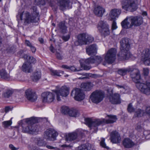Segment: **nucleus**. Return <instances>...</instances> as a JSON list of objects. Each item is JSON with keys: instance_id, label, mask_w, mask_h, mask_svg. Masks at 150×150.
<instances>
[{"instance_id": "1", "label": "nucleus", "mask_w": 150, "mask_h": 150, "mask_svg": "<svg viewBox=\"0 0 150 150\" xmlns=\"http://www.w3.org/2000/svg\"><path fill=\"white\" fill-rule=\"evenodd\" d=\"M31 9L33 12L31 14L27 11L18 13L16 16L18 24H21L23 22L25 25H27L31 23H36L39 21V13L37 10L36 6H33Z\"/></svg>"}, {"instance_id": "2", "label": "nucleus", "mask_w": 150, "mask_h": 150, "mask_svg": "<svg viewBox=\"0 0 150 150\" xmlns=\"http://www.w3.org/2000/svg\"><path fill=\"white\" fill-rule=\"evenodd\" d=\"M120 51L118 56L119 59L121 60H126L130 56V53L129 51L130 45L128 39L123 38L120 42Z\"/></svg>"}, {"instance_id": "3", "label": "nucleus", "mask_w": 150, "mask_h": 150, "mask_svg": "<svg viewBox=\"0 0 150 150\" xmlns=\"http://www.w3.org/2000/svg\"><path fill=\"white\" fill-rule=\"evenodd\" d=\"M85 124L91 129H94V132H96L98 129V127L103 124H104L105 120L104 118L100 119H92L90 118H85Z\"/></svg>"}, {"instance_id": "4", "label": "nucleus", "mask_w": 150, "mask_h": 150, "mask_svg": "<svg viewBox=\"0 0 150 150\" xmlns=\"http://www.w3.org/2000/svg\"><path fill=\"white\" fill-rule=\"evenodd\" d=\"M77 38L79 45H81L88 44L94 40V38L93 36L86 33L79 34Z\"/></svg>"}, {"instance_id": "5", "label": "nucleus", "mask_w": 150, "mask_h": 150, "mask_svg": "<svg viewBox=\"0 0 150 150\" xmlns=\"http://www.w3.org/2000/svg\"><path fill=\"white\" fill-rule=\"evenodd\" d=\"M117 50L115 48L110 49L106 53L105 57V61L103 62V64L105 65L106 63L111 64L113 63L116 59Z\"/></svg>"}, {"instance_id": "6", "label": "nucleus", "mask_w": 150, "mask_h": 150, "mask_svg": "<svg viewBox=\"0 0 150 150\" xmlns=\"http://www.w3.org/2000/svg\"><path fill=\"white\" fill-rule=\"evenodd\" d=\"M121 4L122 8L127 11L133 12L137 8L135 0H122Z\"/></svg>"}, {"instance_id": "7", "label": "nucleus", "mask_w": 150, "mask_h": 150, "mask_svg": "<svg viewBox=\"0 0 150 150\" xmlns=\"http://www.w3.org/2000/svg\"><path fill=\"white\" fill-rule=\"evenodd\" d=\"M148 81L146 80L145 83H138L136 84L137 87L143 93L146 95L150 94V78Z\"/></svg>"}, {"instance_id": "8", "label": "nucleus", "mask_w": 150, "mask_h": 150, "mask_svg": "<svg viewBox=\"0 0 150 150\" xmlns=\"http://www.w3.org/2000/svg\"><path fill=\"white\" fill-rule=\"evenodd\" d=\"M104 97L103 92L97 90L92 93L90 96V99L92 102L97 104L101 101Z\"/></svg>"}, {"instance_id": "9", "label": "nucleus", "mask_w": 150, "mask_h": 150, "mask_svg": "<svg viewBox=\"0 0 150 150\" xmlns=\"http://www.w3.org/2000/svg\"><path fill=\"white\" fill-rule=\"evenodd\" d=\"M71 95L74 97L75 100L78 101L83 100L85 97V94L83 90L79 88H75L72 90Z\"/></svg>"}, {"instance_id": "10", "label": "nucleus", "mask_w": 150, "mask_h": 150, "mask_svg": "<svg viewBox=\"0 0 150 150\" xmlns=\"http://www.w3.org/2000/svg\"><path fill=\"white\" fill-rule=\"evenodd\" d=\"M57 95V99L58 101L61 100L60 96L66 97L69 93V88L66 86H63L59 89L55 90Z\"/></svg>"}, {"instance_id": "11", "label": "nucleus", "mask_w": 150, "mask_h": 150, "mask_svg": "<svg viewBox=\"0 0 150 150\" xmlns=\"http://www.w3.org/2000/svg\"><path fill=\"white\" fill-rule=\"evenodd\" d=\"M58 133L52 129H47L44 134V138L47 140L53 141L55 140Z\"/></svg>"}, {"instance_id": "12", "label": "nucleus", "mask_w": 150, "mask_h": 150, "mask_svg": "<svg viewBox=\"0 0 150 150\" xmlns=\"http://www.w3.org/2000/svg\"><path fill=\"white\" fill-rule=\"evenodd\" d=\"M42 101L44 103H50L55 99L54 94L50 92H44L42 94Z\"/></svg>"}, {"instance_id": "13", "label": "nucleus", "mask_w": 150, "mask_h": 150, "mask_svg": "<svg viewBox=\"0 0 150 150\" xmlns=\"http://www.w3.org/2000/svg\"><path fill=\"white\" fill-rule=\"evenodd\" d=\"M25 122L26 124L22 126V131L23 132L28 133L30 131L28 127V124H33L37 122V121L36 118L32 117L26 119Z\"/></svg>"}, {"instance_id": "14", "label": "nucleus", "mask_w": 150, "mask_h": 150, "mask_svg": "<svg viewBox=\"0 0 150 150\" xmlns=\"http://www.w3.org/2000/svg\"><path fill=\"white\" fill-rule=\"evenodd\" d=\"M26 97L30 101L33 102L37 99V96L35 91L31 88H29L25 91Z\"/></svg>"}, {"instance_id": "15", "label": "nucleus", "mask_w": 150, "mask_h": 150, "mask_svg": "<svg viewBox=\"0 0 150 150\" xmlns=\"http://www.w3.org/2000/svg\"><path fill=\"white\" fill-rule=\"evenodd\" d=\"M132 70L131 72L130 76L133 81L136 83L139 82V80L140 78V75L139 71L137 69L131 67Z\"/></svg>"}, {"instance_id": "16", "label": "nucleus", "mask_w": 150, "mask_h": 150, "mask_svg": "<svg viewBox=\"0 0 150 150\" xmlns=\"http://www.w3.org/2000/svg\"><path fill=\"white\" fill-rule=\"evenodd\" d=\"M150 52L148 49L144 50L142 54V60L146 65H150Z\"/></svg>"}, {"instance_id": "17", "label": "nucleus", "mask_w": 150, "mask_h": 150, "mask_svg": "<svg viewBox=\"0 0 150 150\" xmlns=\"http://www.w3.org/2000/svg\"><path fill=\"white\" fill-rule=\"evenodd\" d=\"M110 140L113 143H118L121 141V137L120 134L116 131L112 132L110 134Z\"/></svg>"}, {"instance_id": "18", "label": "nucleus", "mask_w": 150, "mask_h": 150, "mask_svg": "<svg viewBox=\"0 0 150 150\" xmlns=\"http://www.w3.org/2000/svg\"><path fill=\"white\" fill-rule=\"evenodd\" d=\"M109 99L110 102L113 104H117L121 103L120 95L117 93L110 95Z\"/></svg>"}, {"instance_id": "19", "label": "nucleus", "mask_w": 150, "mask_h": 150, "mask_svg": "<svg viewBox=\"0 0 150 150\" xmlns=\"http://www.w3.org/2000/svg\"><path fill=\"white\" fill-rule=\"evenodd\" d=\"M129 20L132 21L133 26H138L140 25L142 23V18L140 16H131L129 17Z\"/></svg>"}, {"instance_id": "20", "label": "nucleus", "mask_w": 150, "mask_h": 150, "mask_svg": "<svg viewBox=\"0 0 150 150\" xmlns=\"http://www.w3.org/2000/svg\"><path fill=\"white\" fill-rule=\"evenodd\" d=\"M103 59L100 56L91 57L90 58L86 59L85 62L87 63H100L102 61Z\"/></svg>"}, {"instance_id": "21", "label": "nucleus", "mask_w": 150, "mask_h": 150, "mask_svg": "<svg viewBox=\"0 0 150 150\" xmlns=\"http://www.w3.org/2000/svg\"><path fill=\"white\" fill-rule=\"evenodd\" d=\"M60 10L65 9L70 3V0H56Z\"/></svg>"}, {"instance_id": "22", "label": "nucleus", "mask_w": 150, "mask_h": 150, "mask_svg": "<svg viewBox=\"0 0 150 150\" xmlns=\"http://www.w3.org/2000/svg\"><path fill=\"white\" fill-rule=\"evenodd\" d=\"M78 134L75 132H73L69 134L68 135L66 136L65 139L67 141H69L71 142L76 139H79L81 138L82 135L78 136Z\"/></svg>"}, {"instance_id": "23", "label": "nucleus", "mask_w": 150, "mask_h": 150, "mask_svg": "<svg viewBox=\"0 0 150 150\" xmlns=\"http://www.w3.org/2000/svg\"><path fill=\"white\" fill-rule=\"evenodd\" d=\"M3 64L0 63V76L2 79L8 80L10 78L9 74L6 72L5 69L2 68Z\"/></svg>"}, {"instance_id": "24", "label": "nucleus", "mask_w": 150, "mask_h": 150, "mask_svg": "<svg viewBox=\"0 0 150 150\" xmlns=\"http://www.w3.org/2000/svg\"><path fill=\"white\" fill-rule=\"evenodd\" d=\"M105 12V9L100 6L95 7L94 10L95 14L99 17H102Z\"/></svg>"}, {"instance_id": "25", "label": "nucleus", "mask_w": 150, "mask_h": 150, "mask_svg": "<svg viewBox=\"0 0 150 150\" xmlns=\"http://www.w3.org/2000/svg\"><path fill=\"white\" fill-rule=\"evenodd\" d=\"M121 11L119 9L115 8L111 10L109 13V16L111 19H114L118 18L120 14Z\"/></svg>"}, {"instance_id": "26", "label": "nucleus", "mask_w": 150, "mask_h": 150, "mask_svg": "<svg viewBox=\"0 0 150 150\" xmlns=\"http://www.w3.org/2000/svg\"><path fill=\"white\" fill-rule=\"evenodd\" d=\"M96 46L93 44L86 48L87 53L89 55H94L96 53Z\"/></svg>"}, {"instance_id": "27", "label": "nucleus", "mask_w": 150, "mask_h": 150, "mask_svg": "<svg viewBox=\"0 0 150 150\" xmlns=\"http://www.w3.org/2000/svg\"><path fill=\"white\" fill-rule=\"evenodd\" d=\"M129 17L127 18L124 20L121 23V25L122 27L126 29L131 28L133 26L132 21L129 20Z\"/></svg>"}, {"instance_id": "28", "label": "nucleus", "mask_w": 150, "mask_h": 150, "mask_svg": "<svg viewBox=\"0 0 150 150\" xmlns=\"http://www.w3.org/2000/svg\"><path fill=\"white\" fill-rule=\"evenodd\" d=\"M116 116L112 115H108L104 119V123H113L116 122L117 120Z\"/></svg>"}, {"instance_id": "29", "label": "nucleus", "mask_w": 150, "mask_h": 150, "mask_svg": "<svg viewBox=\"0 0 150 150\" xmlns=\"http://www.w3.org/2000/svg\"><path fill=\"white\" fill-rule=\"evenodd\" d=\"M123 144L125 147L129 148L133 146L135 144L130 139L126 138L123 142Z\"/></svg>"}, {"instance_id": "30", "label": "nucleus", "mask_w": 150, "mask_h": 150, "mask_svg": "<svg viewBox=\"0 0 150 150\" xmlns=\"http://www.w3.org/2000/svg\"><path fill=\"white\" fill-rule=\"evenodd\" d=\"M93 86V84L90 82L82 83L81 85V88L86 91H90Z\"/></svg>"}, {"instance_id": "31", "label": "nucleus", "mask_w": 150, "mask_h": 150, "mask_svg": "<svg viewBox=\"0 0 150 150\" xmlns=\"http://www.w3.org/2000/svg\"><path fill=\"white\" fill-rule=\"evenodd\" d=\"M56 48L55 56L58 59H62L63 58L64 54L62 51L60 50L59 45L56 46Z\"/></svg>"}, {"instance_id": "32", "label": "nucleus", "mask_w": 150, "mask_h": 150, "mask_svg": "<svg viewBox=\"0 0 150 150\" xmlns=\"http://www.w3.org/2000/svg\"><path fill=\"white\" fill-rule=\"evenodd\" d=\"M23 71L25 72L29 73L32 71L31 64L28 62H25L22 66Z\"/></svg>"}, {"instance_id": "33", "label": "nucleus", "mask_w": 150, "mask_h": 150, "mask_svg": "<svg viewBox=\"0 0 150 150\" xmlns=\"http://www.w3.org/2000/svg\"><path fill=\"white\" fill-rule=\"evenodd\" d=\"M78 149V150H93V146L90 144L86 143L79 146Z\"/></svg>"}, {"instance_id": "34", "label": "nucleus", "mask_w": 150, "mask_h": 150, "mask_svg": "<svg viewBox=\"0 0 150 150\" xmlns=\"http://www.w3.org/2000/svg\"><path fill=\"white\" fill-rule=\"evenodd\" d=\"M41 73L40 70H36L32 74V79L33 81H36L41 78Z\"/></svg>"}, {"instance_id": "35", "label": "nucleus", "mask_w": 150, "mask_h": 150, "mask_svg": "<svg viewBox=\"0 0 150 150\" xmlns=\"http://www.w3.org/2000/svg\"><path fill=\"white\" fill-rule=\"evenodd\" d=\"M58 27L60 32L65 34L67 33V28L65 24L63 22H60L58 24Z\"/></svg>"}, {"instance_id": "36", "label": "nucleus", "mask_w": 150, "mask_h": 150, "mask_svg": "<svg viewBox=\"0 0 150 150\" xmlns=\"http://www.w3.org/2000/svg\"><path fill=\"white\" fill-rule=\"evenodd\" d=\"M131 70V67H129L127 68H122L119 69L118 71V72L119 74L123 76L126 74L127 73L130 72Z\"/></svg>"}, {"instance_id": "37", "label": "nucleus", "mask_w": 150, "mask_h": 150, "mask_svg": "<svg viewBox=\"0 0 150 150\" xmlns=\"http://www.w3.org/2000/svg\"><path fill=\"white\" fill-rule=\"evenodd\" d=\"M86 59H82L80 60V63L81 67L83 68L84 70H88L90 69L91 67L89 66H87L86 64H89L90 63H87L85 62V60Z\"/></svg>"}, {"instance_id": "38", "label": "nucleus", "mask_w": 150, "mask_h": 150, "mask_svg": "<svg viewBox=\"0 0 150 150\" xmlns=\"http://www.w3.org/2000/svg\"><path fill=\"white\" fill-rule=\"evenodd\" d=\"M33 124H28V127H29V132L28 133L33 134L36 132L38 131L37 126L33 125Z\"/></svg>"}, {"instance_id": "39", "label": "nucleus", "mask_w": 150, "mask_h": 150, "mask_svg": "<svg viewBox=\"0 0 150 150\" xmlns=\"http://www.w3.org/2000/svg\"><path fill=\"white\" fill-rule=\"evenodd\" d=\"M34 141L39 146H45L46 144V143L40 138H35Z\"/></svg>"}, {"instance_id": "40", "label": "nucleus", "mask_w": 150, "mask_h": 150, "mask_svg": "<svg viewBox=\"0 0 150 150\" xmlns=\"http://www.w3.org/2000/svg\"><path fill=\"white\" fill-rule=\"evenodd\" d=\"M108 27H109L108 25L105 22L100 21L98 24V28L99 30Z\"/></svg>"}, {"instance_id": "41", "label": "nucleus", "mask_w": 150, "mask_h": 150, "mask_svg": "<svg viewBox=\"0 0 150 150\" xmlns=\"http://www.w3.org/2000/svg\"><path fill=\"white\" fill-rule=\"evenodd\" d=\"M145 114V110L138 109L135 112L134 116L135 117H141Z\"/></svg>"}, {"instance_id": "42", "label": "nucleus", "mask_w": 150, "mask_h": 150, "mask_svg": "<svg viewBox=\"0 0 150 150\" xmlns=\"http://www.w3.org/2000/svg\"><path fill=\"white\" fill-rule=\"evenodd\" d=\"M100 32L101 33L102 35L105 37L106 36L108 35L110 33V31L109 27L99 30Z\"/></svg>"}, {"instance_id": "43", "label": "nucleus", "mask_w": 150, "mask_h": 150, "mask_svg": "<svg viewBox=\"0 0 150 150\" xmlns=\"http://www.w3.org/2000/svg\"><path fill=\"white\" fill-rule=\"evenodd\" d=\"M51 74L52 75L54 76H60L59 74L60 73H62V74H64V72L61 70L57 71L56 70H50Z\"/></svg>"}, {"instance_id": "44", "label": "nucleus", "mask_w": 150, "mask_h": 150, "mask_svg": "<svg viewBox=\"0 0 150 150\" xmlns=\"http://www.w3.org/2000/svg\"><path fill=\"white\" fill-rule=\"evenodd\" d=\"M24 58H26L27 60V62H29L31 64L32 63H35L36 62V60L35 58H34L32 56H28L27 55H24Z\"/></svg>"}, {"instance_id": "45", "label": "nucleus", "mask_w": 150, "mask_h": 150, "mask_svg": "<svg viewBox=\"0 0 150 150\" xmlns=\"http://www.w3.org/2000/svg\"><path fill=\"white\" fill-rule=\"evenodd\" d=\"M68 114L71 116L75 117L78 115L79 113L76 110L72 109L71 110H69Z\"/></svg>"}, {"instance_id": "46", "label": "nucleus", "mask_w": 150, "mask_h": 150, "mask_svg": "<svg viewBox=\"0 0 150 150\" xmlns=\"http://www.w3.org/2000/svg\"><path fill=\"white\" fill-rule=\"evenodd\" d=\"M13 91L11 90H8L6 91L3 94V96L4 97L8 98L13 94Z\"/></svg>"}, {"instance_id": "47", "label": "nucleus", "mask_w": 150, "mask_h": 150, "mask_svg": "<svg viewBox=\"0 0 150 150\" xmlns=\"http://www.w3.org/2000/svg\"><path fill=\"white\" fill-rule=\"evenodd\" d=\"M69 108L66 106H62L61 107V112L64 114H66L69 113Z\"/></svg>"}, {"instance_id": "48", "label": "nucleus", "mask_w": 150, "mask_h": 150, "mask_svg": "<svg viewBox=\"0 0 150 150\" xmlns=\"http://www.w3.org/2000/svg\"><path fill=\"white\" fill-rule=\"evenodd\" d=\"M16 48L12 45H10L6 49V50L8 52L14 53L15 52Z\"/></svg>"}, {"instance_id": "49", "label": "nucleus", "mask_w": 150, "mask_h": 150, "mask_svg": "<svg viewBox=\"0 0 150 150\" xmlns=\"http://www.w3.org/2000/svg\"><path fill=\"white\" fill-rule=\"evenodd\" d=\"M12 122L11 120L4 121L2 122V125L4 127L6 128L10 126L12 124Z\"/></svg>"}, {"instance_id": "50", "label": "nucleus", "mask_w": 150, "mask_h": 150, "mask_svg": "<svg viewBox=\"0 0 150 150\" xmlns=\"http://www.w3.org/2000/svg\"><path fill=\"white\" fill-rule=\"evenodd\" d=\"M14 79L16 80L20 81H24L22 75L20 74L16 75L14 76Z\"/></svg>"}, {"instance_id": "51", "label": "nucleus", "mask_w": 150, "mask_h": 150, "mask_svg": "<svg viewBox=\"0 0 150 150\" xmlns=\"http://www.w3.org/2000/svg\"><path fill=\"white\" fill-rule=\"evenodd\" d=\"M69 70L72 71L76 72L81 71L82 69L79 67L76 68L74 66H70Z\"/></svg>"}, {"instance_id": "52", "label": "nucleus", "mask_w": 150, "mask_h": 150, "mask_svg": "<svg viewBox=\"0 0 150 150\" xmlns=\"http://www.w3.org/2000/svg\"><path fill=\"white\" fill-rule=\"evenodd\" d=\"M61 38L64 42H67L70 39V35L68 34L66 35H63L61 36Z\"/></svg>"}, {"instance_id": "53", "label": "nucleus", "mask_w": 150, "mask_h": 150, "mask_svg": "<svg viewBox=\"0 0 150 150\" xmlns=\"http://www.w3.org/2000/svg\"><path fill=\"white\" fill-rule=\"evenodd\" d=\"M105 139L104 138H102L100 142V145L102 147L106 149H108V147L106 146L105 142Z\"/></svg>"}, {"instance_id": "54", "label": "nucleus", "mask_w": 150, "mask_h": 150, "mask_svg": "<svg viewBox=\"0 0 150 150\" xmlns=\"http://www.w3.org/2000/svg\"><path fill=\"white\" fill-rule=\"evenodd\" d=\"M127 110L128 111L130 112H131L134 111V108L132 107L131 103H130L129 104L127 107Z\"/></svg>"}, {"instance_id": "55", "label": "nucleus", "mask_w": 150, "mask_h": 150, "mask_svg": "<svg viewBox=\"0 0 150 150\" xmlns=\"http://www.w3.org/2000/svg\"><path fill=\"white\" fill-rule=\"evenodd\" d=\"M145 114H147L150 117V106H146L145 110Z\"/></svg>"}, {"instance_id": "56", "label": "nucleus", "mask_w": 150, "mask_h": 150, "mask_svg": "<svg viewBox=\"0 0 150 150\" xmlns=\"http://www.w3.org/2000/svg\"><path fill=\"white\" fill-rule=\"evenodd\" d=\"M117 28V26L116 25V23L115 21H113L112 24V30H114L116 29Z\"/></svg>"}, {"instance_id": "57", "label": "nucleus", "mask_w": 150, "mask_h": 150, "mask_svg": "<svg viewBox=\"0 0 150 150\" xmlns=\"http://www.w3.org/2000/svg\"><path fill=\"white\" fill-rule=\"evenodd\" d=\"M9 148L11 150H17L18 148L15 147L12 144H10L9 146Z\"/></svg>"}, {"instance_id": "58", "label": "nucleus", "mask_w": 150, "mask_h": 150, "mask_svg": "<svg viewBox=\"0 0 150 150\" xmlns=\"http://www.w3.org/2000/svg\"><path fill=\"white\" fill-rule=\"evenodd\" d=\"M143 70L144 73V75L147 76L149 74V70L147 68H144Z\"/></svg>"}, {"instance_id": "59", "label": "nucleus", "mask_w": 150, "mask_h": 150, "mask_svg": "<svg viewBox=\"0 0 150 150\" xmlns=\"http://www.w3.org/2000/svg\"><path fill=\"white\" fill-rule=\"evenodd\" d=\"M25 44L28 46L30 47L32 45L31 43L29 42V40H25Z\"/></svg>"}, {"instance_id": "60", "label": "nucleus", "mask_w": 150, "mask_h": 150, "mask_svg": "<svg viewBox=\"0 0 150 150\" xmlns=\"http://www.w3.org/2000/svg\"><path fill=\"white\" fill-rule=\"evenodd\" d=\"M31 50L32 52H35L36 50V48L35 47L33 46V45L30 47Z\"/></svg>"}, {"instance_id": "61", "label": "nucleus", "mask_w": 150, "mask_h": 150, "mask_svg": "<svg viewBox=\"0 0 150 150\" xmlns=\"http://www.w3.org/2000/svg\"><path fill=\"white\" fill-rule=\"evenodd\" d=\"M61 67L65 69H69L70 66L66 65H63Z\"/></svg>"}, {"instance_id": "62", "label": "nucleus", "mask_w": 150, "mask_h": 150, "mask_svg": "<svg viewBox=\"0 0 150 150\" xmlns=\"http://www.w3.org/2000/svg\"><path fill=\"white\" fill-rule=\"evenodd\" d=\"M40 150V149L38 147L35 146H33L30 149V150Z\"/></svg>"}, {"instance_id": "63", "label": "nucleus", "mask_w": 150, "mask_h": 150, "mask_svg": "<svg viewBox=\"0 0 150 150\" xmlns=\"http://www.w3.org/2000/svg\"><path fill=\"white\" fill-rule=\"evenodd\" d=\"M50 50L52 53H54L55 51L54 47L52 46V45L50 47Z\"/></svg>"}, {"instance_id": "64", "label": "nucleus", "mask_w": 150, "mask_h": 150, "mask_svg": "<svg viewBox=\"0 0 150 150\" xmlns=\"http://www.w3.org/2000/svg\"><path fill=\"white\" fill-rule=\"evenodd\" d=\"M142 128V126L140 125V124L139 123L137 125L136 128L138 130H139L141 129Z\"/></svg>"}]
</instances>
